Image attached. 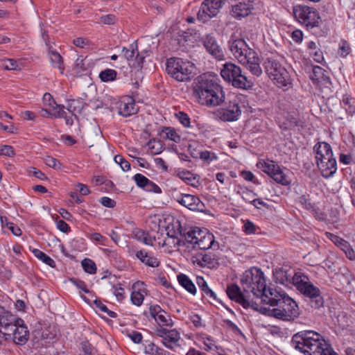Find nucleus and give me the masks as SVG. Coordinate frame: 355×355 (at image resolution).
I'll use <instances>...</instances> for the list:
<instances>
[{
    "mask_svg": "<svg viewBox=\"0 0 355 355\" xmlns=\"http://www.w3.org/2000/svg\"><path fill=\"white\" fill-rule=\"evenodd\" d=\"M193 96L200 104L208 106H217L225 102L223 87L210 74H203L195 80Z\"/></svg>",
    "mask_w": 355,
    "mask_h": 355,
    "instance_id": "1",
    "label": "nucleus"
},
{
    "mask_svg": "<svg viewBox=\"0 0 355 355\" xmlns=\"http://www.w3.org/2000/svg\"><path fill=\"white\" fill-rule=\"evenodd\" d=\"M293 346L304 355H338L322 338L313 331H303L292 338Z\"/></svg>",
    "mask_w": 355,
    "mask_h": 355,
    "instance_id": "2",
    "label": "nucleus"
},
{
    "mask_svg": "<svg viewBox=\"0 0 355 355\" xmlns=\"http://www.w3.org/2000/svg\"><path fill=\"white\" fill-rule=\"evenodd\" d=\"M228 46L234 58L245 65L253 76L259 77L261 75L260 59L257 52L250 48L243 39L232 36L228 42Z\"/></svg>",
    "mask_w": 355,
    "mask_h": 355,
    "instance_id": "3",
    "label": "nucleus"
},
{
    "mask_svg": "<svg viewBox=\"0 0 355 355\" xmlns=\"http://www.w3.org/2000/svg\"><path fill=\"white\" fill-rule=\"evenodd\" d=\"M292 283L300 293L309 298L312 308L318 309L324 306V300L320 289L310 282L306 275L296 272L292 277Z\"/></svg>",
    "mask_w": 355,
    "mask_h": 355,
    "instance_id": "4",
    "label": "nucleus"
},
{
    "mask_svg": "<svg viewBox=\"0 0 355 355\" xmlns=\"http://www.w3.org/2000/svg\"><path fill=\"white\" fill-rule=\"evenodd\" d=\"M260 313L283 321H293L300 315V309L295 301L286 297L275 308H261Z\"/></svg>",
    "mask_w": 355,
    "mask_h": 355,
    "instance_id": "5",
    "label": "nucleus"
},
{
    "mask_svg": "<svg viewBox=\"0 0 355 355\" xmlns=\"http://www.w3.org/2000/svg\"><path fill=\"white\" fill-rule=\"evenodd\" d=\"M220 75L226 82L236 88L248 89L253 85L252 82L242 73L240 67L232 62L223 64Z\"/></svg>",
    "mask_w": 355,
    "mask_h": 355,
    "instance_id": "6",
    "label": "nucleus"
},
{
    "mask_svg": "<svg viewBox=\"0 0 355 355\" xmlns=\"http://www.w3.org/2000/svg\"><path fill=\"white\" fill-rule=\"evenodd\" d=\"M194 65L182 58H171L167 60L166 70L170 76L178 81L190 80L192 78Z\"/></svg>",
    "mask_w": 355,
    "mask_h": 355,
    "instance_id": "7",
    "label": "nucleus"
},
{
    "mask_svg": "<svg viewBox=\"0 0 355 355\" xmlns=\"http://www.w3.org/2000/svg\"><path fill=\"white\" fill-rule=\"evenodd\" d=\"M295 19L304 25L308 30L319 27L322 21L316 9L307 6L298 5L293 8Z\"/></svg>",
    "mask_w": 355,
    "mask_h": 355,
    "instance_id": "8",
    "label": "nucleus"
},
{
    "mask_svg": "<svg viewBox=\"0 0 355 355\" xmlns=\"http://www.w3.org/2000/svg\"><path fill=\"white\" fill-rule=\"evenodd\" d=\"M244 292L248 290L257 297V293L266 288V279L263 272L260 268H254L250 271L246 272L241 279Z\"/></svg>",
    "mask_w": 355,
    "mask_h": 355,
    "instance_id": "9",
    "label": "nucleus"
},
{
    "mask_svg": "<svg viewBox=\"0 0 355 355\" xmlns=\"http://www.w3.org/2000/svg\"><path fill=\"white\" fill-rule=\"evenodd\" d=\"M266 73L276 81L279 87L286 86L289 83V76L286 69L274 59L268 58L264 62Z\"/></svg>",
    "mask_w": 355,
    "mask_h": 355,
    "instance_id": "10",
    "label": "nucleus"
},
{
    "mask_svg": "<svg viewBox=\"0 0 355 355\" xmlns=\"http://www.w3.org/2000/svg\"><path fill=\"white\" fill-rule=\"evenodd\" d=\"M216 114L217 117L223 121H236L241 114L238 96H228L227 101L225 102L223 107L218 109Z\"/></svg>",
    "mask_w": 355,
    "mask_h": 355,
    "instance_id": "11",
    "label": "nucleus"
},
{
    "mask_svg": "<svg viewBox=\"0 0 355 355\" xmlns=\"http://www.w3.org/2000/svg\"><path fill=\"white\" fill-rule=\"evenodd\" d=\"M148 52V50H144L139 53L137 41L130 44L128 47L122 49L123 56L128 62L129 66L137 70L142 69L143 63Z\"/></svg>",
    "mask_w": 355,
    "mask_h": 355,
    "instance_id": "12",
    "label": "nucleus"
},
{
    "mask_svg": "<svg viewBox=\"0 0 355 355\" xmlns=\"http://www.w3.org/2000/svg\"><path fill=\"white\" fill-rule=\"evenodd\" d=\"M257 293V298H261L262 303L268 304L272 308L288 296L281 288H267L266 286L263 291Z\"/></svg>",
    "mask_w": 355,
    "mask_h": 355,
    "instance_id": "13",
    "label": "nucleus"
},
{
    "mask_svg": "<svg viewBox=\"0 0 355 355\" xmlns=\"http://www.w3.org/2000/svg\"><path fill=\"white\" fill-rule=\"evenodd\" d=\"M24 320L6 311L3 306L0 305V332L5 336L11 337V332L15 327L22 324Z\"/></svg>",
    "mask_w": 355,
    "mask_h": 355,
    "instance_id": "14",
    "label": "nucleus"
},
{
    "mask_svg": "<svg viewBox=\"0 0 355 355\" xmlns=\"http://www.w3.org/2000/svg\"><path fill=\"white\" fill-rule=\"evenodd\" d=\"M227 0H205L197 14L199 20L205 22L213 17L216 16L219 10Z\"/></svg>",
    "mask_w": 355,
    "mask_h": 355,
    "instance_id": "15",
    "label": "nucleus"
},
{
    "mask_svg": "<svg viewBox=\"0 0 355 355\" xmlns=\"http://www.w3.org/2000/svg\"><path fill=\"white\" fill-rule=\"evenodd\" d=\"M253 9L254 4L252 1L237 0L235 3L232 6L231 15L234 18L241 19L250 15Z\"/></svg>",
    "mask_w": 355,
    "mask_h": 355,
    "instance_id": "16",
    "label": "nucleus"
},
{
    "mask_svg": "<svg viewBox=\"0 0 355 355\" xmlns=\"http://www.w3.org/2000/svg\"><path fill=\"white\" fill-rule=\"evenodd\" d=\"M177 202L191 211H203L205 208L199 198L191 194H181Z\"/></svg>",
    "mask_w": 355,
    "mask_h": 355,
    "instance_id": "17",
    "label": "nucleus"
},
{
    "mask_svg": "<svg viewBox=\"0 0 355 355\" xmlns=\"http://www.w3.org/2000/svg\"><path fill=\"white\" fill-rule=\"evenodd\" d=\"M119 114L128 117L138 112V107L135 105V100L131 97H125L118 103Z\"/></svg>",
    "mask_w": 355,
    "mask_h": 355,
    "instance_id": "18",
    "label": "nucleus"
},
{
    "mask_svg": "<svg viewBox=\"0 0 355 355\" xmlns=\"http://www.w3.org/2000/svg\"><path fill=\"white\" fill-rule=\"evenodd\" d=\"M317 164L321 171L322 175L325 178L333 176L337 171L336 160L334 156L327 158L326 160H320L317 162Z\"/></svg>",
    "mask_w": 355,
    "mask_h": 355,
    "instance_id": "19",
    "label": "nucleus"
},
{
    "mask_svg": "<svg viewBox=\"0 0 355 355\" xmlns=\"http://www.w3.org/2000/svg\"><path fill=\"white\" fill-rule=\"evenodd\" d=\"M328 238L338 248H340L350 260L355 259V252L350 246L349 243L342 238L331 234L327 233Z\"/></svg>",
    "mask_w": 355,
    "mask_h": 355,
    "instance_id": "20",
    "label": "nucleus"
},
{
    "mask_svg": "<svg viewBox=\"0 0 355 355\" xmlns=\"http://www.w3.org/2000/svg\"><path fill=\"white\" fill-rule=\"evenodd\" d=\"M11 337L17 345H23L26 343L29 337V331L24 322L17 325L11 332Z\"/></svg>",
    "mask_w": 355,
    "mask_h": 355,
    "instance_id": "21",
    "label": "nucleus"
},
{
    "mask_svg": "<svg viewBox=\"0 0 355 355\" xmlns=\"http://www.w3.org/2000/svg\"><path fill=\"white\" fill-rule=\"evenodd\" d=\"M203 44L207 51L216 58H219L223 55L216 38L211 35H207L203 38Z\"/></svg>",
    "mask_w": 355,
    "mask_h": 355,
    "instance_id": "22",
    "label": "nucleus"
},
{
    "mask_svg": "<svg viewBox=\"0 0 355 355\" xmlns=\"http://www.w3.org/2000/svg\"><path fill=\"white\" fill-rule=\"evenodd\" d=\"M226 293L232 300L235 301L241 305H242V304L248 305L247 302H245L247 295L241 292V288L236 284H232L229 285L227 288Z\"/></svg>",
    "mask_w": 355,
    "mask_h": 355,
    "instance_id": "23",
    "label": "nucleus"
},
{
    "mask_svg": "<svg viewBox=\"0 0 355 355\" xmlns=\"http://www.w3.org/2000/svg\"><path fill=\"white\" fill-rule=\"evenodd\" d=\"M314 150L316 153L317 162L322 159H327L329 157H333V152L330 145L327 142H318L314 146Z\"/></svg>",
    "mask_w": 355,
    "mask_h": 355,
    "instance_id": "24",
    "label": "nucleus"
},
{
    "mask_svg": "<svg viewBox=\"0 0 355 355\" xmlns=\"http://www.w3.org/2000/svg\"><path fill=\"white\" fill-rule=\"evenodd\" d=\"M310 78L314 84H318L319 83H330V78L325 74L324 69L319 66L313 67Z\"/></svg>",
    "mask_w": 355,
    "mask_h": 355,
    "instance_id": "25",
    "label": "nucleus"
},
{
    "mask_svg": "<svg viewBox=\"0 0 355 355\" xmlns=\"http://www.w3.org/2000/svg\"><path fill=\"white\" fill-rule=\"evenodd\" d=\"M180 339V333L176 329H171L167 332L166 338L162 340V343L166 347L172 349L179 345Z\"/></svg>",
    "mask_w": 355,
    "mask_h": 355,
    "instance_id": "26",
    "label": "nucleus"
},
{
    "mask_svg": "<svg viewBox=\"0 0 355 355\" xmlns=\"http://www.w3.org/2000/svg\"><path fill=\"white\" fill-rule=\"evenodd\" d=\"M215 241L212 234L209 232L204 233L203 236L200 237V241L198 243V245H195L194 248L200 250H207L214 246Z\"/></svg>",
    "mask_w": 355,
    "mask_h": 355,
    "instance_id": "27",
    "label": "nucleus"
},
{
    "mask_svg": "<svg viewBox=\"0 0 355 355\" xmlns=\"http://www.w3.org/2000/svg\"><path fill=\"white\" fill-rule=\"evenodd\" d=\"M178 280L179 284L186 289L191 294L195 295L196 293V288L192 281L184 274H180L178 275Z\"/></svg>",
    "mask_w": 355,
    "mask_h": 355,
    "instance_id": "28",
    "label": "nucleus"
},
{
    "mask_svg": "<svg viewBox=\"0 0 355 355\" xmlns=\"http://www.w3.org/2000/svg\"><path fill=\"white\" fill-rule=\"evenodd\" d=\"M36 335L40 336L42 340H53L57 336V330L56 328L53 326H49L48 327H44L40 331H35Z\"/></svg>",
    "mask_w": 355,
    "mask_h": 355,
    "instance_id": "29",
    "label": "nucleus"
},
{
    "mask_svg": "<svg viewBox=\"0 0 355 355\" xmlns=\"http://www.w3.org/2000/svg\"><path fill=\"white\" fill-rule=\"evenodd\" d=\"M196 283L198 287L203 292L204 295L209 297L211 299L214 300H216V295L215 293L208 286L206 281L202 277H197Z\"/></svg>",
    "mask_w": 355,
    "mask_h": 355,
    "instance_id": "30",
    "label": "nucleus"
},
{
    "mask_svg": "<svg viewBox=\"0 0 355 355\" xmlns=\"http://www.w3.org/2000/svg\"><path fill=\"white\" fill-rule=\"evenodd\" d=\"M161 137L163 139H168L175 143H179L181 140L180 136L176 132L175 129L170 127L163 128Z\"/></svg>",
    "mask_w": 355,
    "mask_h": 355,
    "instance_id": "31",
    "label": "nucleus"
},
{
    "mask_svg": "<svg viewBox=\"0 0 355 355\" xmlns=\"http://www.w3.org/2000/svg\"><path fill=\"white\" fill-rule=\"evenodd\" d=\"M89 67V62L87 58H83L82 56L78 57L75 62L74 70L77 74H84Z\"/></svg>",
    "mask_w": 355,
    "mask_h": 355,
    "instance_id": "32",
    "label": "nucleus"
},
{
    "mask_svg": "<svg viewBox=\"0 0 355 355\" xmlns=\"http://www.w3.org/2000/svg\"><path fill=\"white\" fill-rule=\"evenodd\" d=\"M1 226L3 228L7 227L15 236L21 234V229L12 222H9L6 216H1L0 218Z\"/></svg>",
    "mask_w": 355,
    "mask_h": 355,
    "instance_id": "33",
    "label": "nucleus"
},
{
    "mask_svg": "<svg viewBox=\"0 0 355 355\" xmlns=\"http://www.w3.org/2000/svg\"><path fill=\"white\" fill-rule=\"evenodd\" d=\"M67 110L76 115V113H80L83 109V103L80 100H69L67 107Z\"/></svg>",
    "mask_w": 355,
    "mask_h": 355,
    "instance_id": "34",
    "label": "nucleus"
},
{
    "mask_svg": "<svg viewBox=\"0 0 355 355\" xmlns=\"http://www.w3.org/2000/svg\"><path fill=\"white\" fill-rule=\"evenodd\" d=\"M33 253L37 258L42 260L44 263H45L48 266H51V268L55 267V263L54 260H53L50 257H49L44 252H42L41 250H40L38 249H34L33 250Z\"/></svg>",
    "mask_w": 355,
    "mask_h": 355,
    "instance_id": "35",
    "label": "nucleus"
},
{
    "mask_svg": "<svg viewBox=\"0 0 355 355\" xmlns=\"http://www.w3.org/2000/svg\"><path fill=\"white\" fill-rule=\"evenodd\" d=\"M49 57L54 67L59 69L61 71V73H62V71L64 70V64L62 56L57 51H52L49 53Z\"/></svg>",
    "mask_w": 355,
    "mask_h": 355,
    "instance_id": "36",
    "label": "nucleus"
},
{
    "mask_svg": "<svg viewBox=\"0 0 355 355\" xmlns=\"http://www.w3.org/2000/svg\"><path fill=\"white\" fill-rule=\"evenodd\" d=\"M117 72L112 69H106L99 73V78L103 82H109L116 80Z\"/></svg>",
    "mask_w": 355,
    "mask_h": 355,
    "instance_id": "37",
    "label": "nucleus"
},
{
    "mask_svg": "<svg viewBox=\"0 0 355 355\" xmlns=\"http://www.w3.org/2000/svg\"><path fill=\"white\" fill-rule=\"evenodd\" d=\"M179 227L178 229V232L181 236H183L185 239V240L188 242L191 243L193 239V237L195 235H196V233H198V227H196L194 229H191L187 232L185 230H182L181 225H178Z\"/></svg>",
    "mask_w": 355,
    "mask_h": 355,
    "instance_id": "38",
    "label": "nucleus"
},
{
    "mask_svg": "<svg viewBox=\"0 0 355 355\" xmlns=\"http://www.w3.org/2000/svg\"><path fill=\"white\" fill-rule=\"evenodd\" d=\"M276 182L284 186H287L290 184V182L287 179V177L284 174L281 168L279 167L272 178Z\"/></svg>",
    "mask_w": 355,
    "mask_h": 355,
    "instance_id": "39",
    "label": "nucleus"
},
{
    "mask_svg": "<svg viewBox=\"0 0 355 355\" xmlns=\"http://www.w3.org/2000/svg\"><path fill=\"white\" fill-rule=\"evenodd\" d=\"M84 270L89 274H95L96 272V266L95 263L90 259L85 258L81 262Z\"/></svg>",
    "mask_w": 355,
    "mask_h": 355,
    "instance_id": "40",
    "label": "nucleus"
},
{
    "mask_svg": "<svg viewBox=\"0 0 355 355\" xmlns=\"http://www.w3.org/2000/svg\"><path fill=\"white\" fill-rule=\"evenodd\" d=\"M135 237L137 240L144 243L146 245H153L152 241L148 236V234L142 230H137L135 233Z\"/></svg>",
    "mask_w": 355,
    "mask_h": 355,
    "instance_id": "41",
    "label": "nucleus"
},
{
    "mask_svg": "<svg viewBox=\"0 0 355 355\" xmlns=\"http://www.w3.org/2000/svg\"><path fill=\"white\" fill-rule=\"evenodd\" d=\"M155 320L159 326H171L172 325V324L169 322V321L171 322L170 316L164 310H162V313H160L155 318Z\"/></svg>",
    "mask_w": 355,
    "mask_h": 355,
    "instance_id": "42",
    "label": "nucleus"
},
{
    "mask_svg": "<svg viewBox=\"0 0 355 355\" xmlns=\"http://www.w3.org/2000/svg\"><path fill=\"white\" fill-rule=\"evenodd\" d=\"M94 304L96 305V308L99 309V310H101V311L107 313L108 316L114 318H116L117 314L115 312L109 310L107 307L101 302V300H94Z\"/></svg>",
    "mask_w": 355,
    "mask_h": 355,
    "instance_id": "43",
    "label": "nucleus"
},
{
    "mask_svg": "<svg viewBox=\"0 0 355 355\" xmlns=\"http://www.w3.org/2000/svg\"><path fill=\"white\" fill-rule=\"evenodd\" d=\"M114 159L116 164H119L121 166V168L123 171H128L130 169V164L121 155H115Z\"/></svg>",
    "mask_w": 355,
    "mask_h": 355,
    "instance_id": "44",
    "label": "nucleus"
},
{
    "mask_svg": "<svg viewBox=\"0 0 355 355\" xmlns=\"http://www.w3.org/2000/svg\"><path fill=\"white\" fill-rule=\"evenodd\" d=\"M133 180L139 187L144 189L146 184L148 182L149 179H148L142 174L137 173L133 176Z\"/></svg>",
    "mask_w": 355,
    "mask_h": 355,
    "instance_id": "45",
    "label": "nucleus"
},
{
    "mask_svg": "<svg viewBox=\"0 0 355 355\" xmlns=\"http://www.w3.org/2000/svg\"><path fill=\"white\" fill-rule=\"evenodd\" d=\"M53 107V110L54 111L52 113V116L55 118H62L66 116L67 112L64 110L65 107L63 105H58L57 103L55 104V106Z\"/></svg>",
    "mask_w": 355,
    "mask_h": 355,
    "instance_id": "46",
    "label": "nucleus"
},
{
    "mask_svg": "<svg viewBox=\"0 0 355 355\" xmlns=\"http://www.w3.org/2000/svg\"><path fill=\"white\" fill-rule=\"evenodd\" d=\"M3 68L6 70H17L20 69L17 60L14 59H7L3 61Z\"/></svg>",
    "mask_w": 355,
    "mask_h": 355,
    "instance_id": "47",
    "label": "nucleus"
},
{
    "mask_svg": "<svg viewBox=\"0 0 355 355\" xmlns=\"http://www.w3.org/2000/svg\"><path fill=\"white\" fill-rule=\"evenodd\" d=\"M130 298L133 304L140 306L143 303L144 297L139 291H133Z\"/></svg>",
    "mask_w": 355,
    "mask_h": 355,
    "instance_id": "48",
    "label": "nucleus"
},
{
    "mask_svg": "<svg viewBox=\"0 0 355 355\" xmlns=\"http://www.w3.org/2000/svg\"><path fill=\"white\" fill-rule=\"evenodd\" d=\"M350 52V47L346 41H341L339 44L338 53L342 57H346Z\"/></svg>",
    "mask_w": 355,
    "mask_h": 355,
    "instance_id": "49",
    "label": "nucleus"
},
{
    "mask_svg": "<svg viewBox=\"0 0 355 355\" xmlns=\"http://www.w3.org/2000/svg\"><path fill=\"white\" fill-rule=\"evenodd\" d=\"M148 352L151 355H166V352L161 348H159L153 343L148 345Z\"/></svg>",
    "mask_w": 355,
    "mask_h": 355,
    "instance_id": "50",
    "label": "nucleus"
},
{
    "mask_svg": "<svg viewBox=\"0 0 355 355\" xmlns=\"http://www.w3.org/2000/svg\"><path fill=\"white\" fill-rule=\"evenodd\" d=\"M142 263L153 268H156L159 266V261L157 259L151 256L150 254H148V257L145 258Z\"/></svg>",
    "mask_w": 355,
    "mask_h": 355,
    "instance_id": "51",
    "label": "nucleus"
},
{
    "mask_svg": "<svg viewBox=\"0 0 355 355\" xmlns=\"http://www.w3.org/2000/svg\"><path fill=\"white\" fill-rule=\"evenodd\" d=\"M176 116L179 119L180 122L184 127L190 126V118L186 113H184L183 112H179L178 113L176 114Z\"/></svg>",
    "mask_w": 355,
    "mask_h": 355,
    "instance_id": "52",
    "label": "nucleus"
},
{
    "mask_svg": "<svg viewBox=\"0 0 355 355\" xmlns=\"http://www.w3.org/2000/svg\"><path fill=\"white\" fill-rule=\"evenodd\" d=\"M257 196V193H253L252 191L244 189L241 192L242 198L252 205V201L254 199V197Z\"/></svg>",
    "mask_w": 355,
    "mask_h": 355,
    "instance_id": "53",
    "label": "nucleus"
},
{
    "mask_svg": "<svg viewBox=\"0 0 355 355\" xmlns=\"http://www.w3.org/2000/svg\"><path fill=\"white\" fill-rule=\"evenodd\" d=\"M155 144V140H150L147 144L148 148L151 150V153L153 154H159L161 153L162 145L160 142H157V145Z\"/></svg>",
    "mask_w": 355,
    "mask_h": 355,
    "instance_id": "54",
    "label": "nucleus"
},
{
    "mask_svg": "<svg viewBox=\"0 0 355 355\" xmlns=\"http://www.w3.org/2000/svg\"><path fill=\"white\" fill-rule=\"evenodd\" d=\"M45 164L53 168H60V163L55 159L50 156H47L44 158Z\"/></svg>",
    "mask_w": 355,
    "mask_h": 355,
    "instance_id": "55",
    "label": "nucleus"
},
{
    "mask_svg": "<svg viewBox=\"0 0 355 355\" xmlns=\"http://www.w3.org/2000/svg\"><path fill=\"white\" fill-rule=\"evenodd\" d=\"M116 18L114 15L109 14L107 15L101 16L100 18L101 23L103 24H114L116 22Z\"/></svg>",
    "mask_w": 355,
    "mask_h": 355,
    "instance_id": "56",
    "label": "nucleus"
},
{
    "mask_svg": "<svg viewBox=\"0 0 355 355\" xmlns=\"http://www.w3.org/2000/svg\"><path fill=\"white\" fill-rule=\"evenodd\" d=\"M144 190L148 192H154L155 193H162L161 189L150 180H148V182L146 184Z\"/></svg>",
    "mask_w": 355,
    "mask_h": 355,
    "instance_id": "57",
    "label": "nucleus"
},
{
    "mask_svg": "<svg viewBox=\"0 0 355 355\" xmlns=\"http://www.w3.org/2000/svg\"><path fill=\"white\" fill-rule=\"evenodd\" d=\"M245 302H247L248 305L246 304H242V306L244 308V309H248L249 307H251L252 309H253L254 310H256V311H260V309L261 308H263L262 306H260L259 304H257L256 302H254L252 300H250L248 297V296L247 295V297H245Z\"/></svg>",
    "mask_w": 355,
    "mask_h": 355,
    "instance_id": "58",
    "label": "nucleus"
},
{
    "mask_svg": "<svg viewBox=\"0 0 355 355\" xmlns=\"http://www.w3.org/2000/svg\"><path fill=\"white\" fill-rule=\"evenodd\" d=\"M0 155L8 157H13L15 155V153L13 148L11 146L5 145L2 146L0 150Z\"/></svg>",
    "mask_w": 355,
    "mask_h": 355,
    "instance_id": "59",
    "label": "nucleus"
},
{
    "mask_svg": "<svg viewBox=\"0 0 355 355\" xmlns=\"http://www.w3.org/2000/svg\"><path fill=\"white\" fill-rule=\"evenodd\" d=\"M241 175L247 181L252 182L256 184H259V181L254 180V175L251 171H243Z\"/></svg>",
    "mask_w": 355,
    "mask_h": 355,
    "instance_id": "60",
    "label": "nucleus"
},
{
    "mask_svg": "<svg viewBox=\"0 0 355 355\" xmlns=\"http://www.w3.org/2000/svg\"><path fill=\"white\" fill-rule=\"evenodd\" d=\"M214 259L211 257L210 254H205L202 256L201 260L200 261L201 266H207L213 264Z\"/></svg>",
    "mask_w": 355,
    "mask_h": 355,
    "instance_id": "61",
    "label": "nucleus"
},
{
    "mask_svg": "<svg viewBox=\"0 0 355 355\" xmlns=\"http://www.w3.org/2000/svg\"><path fill=\"white\" fill-rule=\"evenodd\" d=\"M162 309L159 305H152L149 308L150 315L155 319V318L160 313H162Z\"/></svg>",
    "mask_w": 355,
    "mask_h": 355,
    "instance_id": "62",
    "label": "nucleus"
},
{
    "mask_svg": "<svg viewBox=\"0 0 355 355\" xmlns=\"http://www.w3.org/2000/svg\"><path fill=\"white\" fill-rule=\"evenodd\" d=\"M100 201L101 203L106 207L112 208L116 205V202L108 197H103Z\"/></svg>",
    "mask_w": 355,
    "mask_h": 355,
    "instance_id": "63",
    "label": "nucleus"
},
{
    "mask_svg": "<svg viewBox=\"0 0 355 355\" xmlns=\"http://www.w3.org/2000/svg\"><path fill=\"white\" fill-rule=\"evenodd\" d=\"M244 231L246 234H253L256 231V226L254 224L249 220H247L244 224Z\"/></svg>",
    "mask_w": 355,
    "mask_h": 355,
    "instance_id": "64",
    "label": "nucleus"
}]
</instances>
